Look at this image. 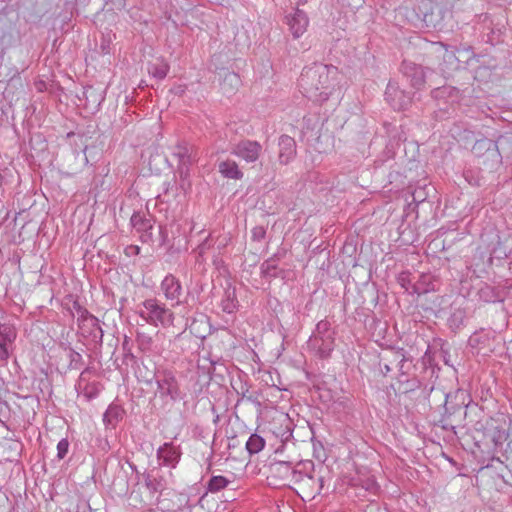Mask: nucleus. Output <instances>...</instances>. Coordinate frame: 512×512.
Segmentation results:
<instances>
[{"mask_svg": "<svg viewBox=\"0 0 512 512\" xmlns=\"http://www.w3.org/2000/svg\"><path fill=\"white\" fill-rule=\"evenodd\" d=\"M335 74L336 68L333 66L314 64L302 71L298 85L305 97L314 102L323 103L332 94Z\"/></svg>", "mask_w": 512, "mask_h": 512, "instance_id": "f257e3e1", "label": "nucleus"}, {"mask_svg": "<svg viewBox=\"0 0 512 512\" xmlns=\"http://www.w3.org/2000/svg\"><path fill=\"white\" fill-rule=\"evenodd\" d=\"M467 398L468 395L463 390L446 395L444 413L440 420L443 429L455 430L456 427L464 425L467 416Z\"/></svg>", "mask_w": 512, "mask_h": 512, "instance_id": "f03ea898", "label": "nucleus"}, {"mask_svg": "<svg viewBox=\"0 0 512 512\" xmlns=\"http://www.w3.org/2000/svg\"><path fill=\"white\" fill-rule=\"evenodd\" d=\"M335 333L331 324L327 320H321L317 323L315 330L308 340V346L314 350L321 358L330 356L335 345Z\"/></svg>", "mask_w": 512, "mask_h": 512, "instance_id": "7ed1b4c3", "label": "nucleus"}, {"mask_svg": "<svg viewBox=\"0 0 512 512\" xmlns=\"http://www.w3.org/2000/svg\"><path fill=\"white\" fill-rule=\"evenodd\" d=\"M142 306L144 309L139 311V316L146 323L153 326H170L173 324L174 313L157 299H146Z\"/></svg>", "mask_w": 512, "mask_h": 512, "instance_id": "20e7f679", "label": "nucleus"}, {"mask_svg": "<svg viewBox=\"0 0 512 512\" xmlns=\"http://www.w3.org/2000/svg\"><path fill=\"white\" fill-rule=\"evenodd\" d=\"M300 472V470L292 467L289 462L279 461L270 465V477L283 486L295 484L296 479L300 477Z\"/></svg>", "mask_w": 512, "mask_h": 512, "instance_id": "39448f33", "label": "nucleus"}, {"mask_svg": "<svg viewBox=\"0 0 512 512\" xmlns=\"http://www.w3.org/2000/svg\"><path fill=\"white\" fill-rule=\"evenodd\" d=\"M262 153V145L255 140L244 139L236 143L231 154L245 161L246 163L256 162Z\"/></svg>", "mask_w": 512, "mask_h": 512, "instance_id": "423d86ee", "label": "nucleus"}, {"mask_svg": "<svg viewBox=\"0 0 512 512\" xmlns=\"http://www.w3.org/2000/svg\"><path fill=\"white\" fill-rule=\"evenodd\" d=\"M130 222L137 233L140 234V239L143 243L152 241V229L155 220L151 215L136 212L131 216Z\"/></svg>", "mask_w": 512, "mask_h": 512, "instance_id": "0eeeda50", "label": "nucleus"}, {"mask_svg": "<svg viewBox=\"0 0 512 512\" xmlns=\"http://www.w3.org/2000/svg\"><path fill=\"white\" fill-rule=\"evenodd\" d=\"M385 97L390 106L395 110H404L411 104V97L401 90L396 84L389 83L385 91Z\"/></svg>", "mask_w": 512, "mask_h": 512, "instance_id": "6e6552de", "label": "nucleus"}, {"mask_svg": "<svg viewBox=\"0 0 512 512\" xmlns=\"http://www.w3.org/2000/svg\"><path fill=\"white\" fill-rule=\"evenodd\" d=\"M297 155V145L294 138L281 135L278 139V161L281 165H288Z\"/></svg>", "mask_w": 512, "mask_h": 512, "instance_id": "1a4fd4ad", "label": "nucleus"}, {"mask_svg": "<svg viewBox=\"0 0 512 512\" xmlns=\"http://www.w3.org/2000/svg\"><path fill=\"white\" fill-rule=\"evenodd\" d=\"M401 70L407 79H409L411 86L415 89H422L425 84L426 74L422 66L413 62L403 61Z\"/></svg>", "mask_w": 512, "mask_h": 512, "instance_id": "9d476101", "label": "nucleus"}, {"mask_svg": "<svg viewBox=\"0 0 512 512\" xmlns=\"http://www.w3.org/2000/svg\"><path fill=\"white\" fill-rule=\"evenodd\" d=\"M91 370L86 368L83 370L79 376V379L76 383V390L79 394H82L87 400H91L98 396L101 385L99 382L89 380V374Z\"/></svg>", "mask_w": 512, "mask_h": 512, "instance_id": "9b49d317", "label": "nucleus"}, {"mask_svg": "<svg viewBox=\"0 0 512 512\" xmlns=\"http://www.w3.org/2000/svg\"><path fill=\"white\" fill-rule=\"evenodd\" d=\"M160 288L167 300L176 301V304H180L179 298L182 294V286L174 275H166L161 282Z\"/></svg>", "mask_w": 512, "mask_h": 512, "instance_id": "f8f14e48", "label": "nucleus"}, {"mask_svg": "<svg viewBox=\"0 0 512 512\" xmlns=\"http://www.w3.org/2000/svg\"><path fill=\"white\" fill-rule=\"evenodd\" d=\"M160 396H169L172 400L179 398L180 391L176 378L171 373H164L157 379Z\"/></svg>", "mask_w": 512, "mask_h": 512, "instance_id": "ddd939ff", "label": "nucleus"}, {"mask_svg": "<svg viewBox=\"0 0 512 512\" xmlns=\"http://www.w3.org/2000/svg\"><path fill=\"white\" fill-rule=\"evenodd\" d=\"M181 457V450L173 443H164L157 450V458L163 465L174 468L179 462Z\"/></svg>", "mask_w": 512, "mask_h": 512, "instance_id": "4468645a", "label": "nucleus"}, {"mask_svg": "<svg viewBox=\"0 0 512 512\" xmlns=\"http://www.w3.org/2000/svg\"><path fill=\"white\" fill-rule=\"evenodd\" d=\"M287 24L294 38H299L306 31L309 25V19L303 10L297 8L292 15L287 16Z\"/></svg>", "mask_w": 512, "mask_h": 512, "instance_id": "2eb2a0df", "label": "nucleus"}, {"mask_svg": "<svg viewBox=\"0 0 512 512\" xmlns=\"http://www.w3.org/2000/svg\"><path fill=\"white\" fill-rule=\"evenodd\" d=\"M323 479L321 477L315 478L312 475L300 472V477L296 479L295 484L299 485V488L307 496H315L320 493L322 489Z\"/></svg>", "mask_w": 512, "mask_h": 512, "instance_id": "dca6fc26", "label": "nucleus"}, {"mask_svg": "<svg viewBox=\"0 0 512 512\" xmlns=\"http://www.w3.org/2000/svg\"><path fill=\"white\" fill-rule=\"evenodd\" d=\"M431 96L438 102V106L443 104L453 105L460 99V92L452 86H442L431 91Z\"/></svg>", "mask_w": 512, "mask_h": 512, "instance_id": "f3484780", "label": "nucleus"}, {"mask_svg": "<svg viewBox=\"0 0 512 512\" xmlns=\"http://www.w3.org/2000/svg\"><path fill=\"white\" fill-rule=\"evenodd\" d=\"M16 336L17 332L13 325L0 324V359H8V347L15 341Z\"/></svg>", "mask_w": 512, "mask_h": 512, "instance_id": "a211bd4d", "label": "nucleus"}, {"mask_svg": "<svg viewBox=\"0 0 512 512\" xmlns=\"http://www.w3.org/2000/svg\"><path fill=\"white\" fill-rule=\"evenodd\" d=\"M173 156L178 159V167L183 174L187 173L192 164V147L185 142L178 143L173 148Z\"/></svg>", "mask_w": 512, "mask_h": 512, "instance_id": "6ab92c4d", "label": "nucleus"}, {"mask_svg": "<svg viewBox=\"0 0 512 512\" xmlns=\"http://www.w3.org/2000/svg\"><path fill=\"white\" fill-rule=\"evenodd\" d=\"M472 152L478 157L484 156L485 154H488V156L492 158L499 157L496 142L488 138L477 140L472 147Z\"/></svg>", "mask_w": 512, "mask_h": 512, "instance_id": "aec40b11", "label": "nucleus"}, {"mask_svg": "<svg viewBox=\"0 0 512 512\" xmlns=\"http://www.w3.org/2000/svg\"><path fill=\"white\" fill-rule=\"evenodd\" d=\"M143 479L146 488L153 494L162 492L166 487L165 479L160 475L159 471L156 469L144 473Z\"/></svg>", "mask_w": 512, "mask_h": 512, "instance_id": "412c9836", "label": "nucleus"}, {"mask_svg": "<svg viewBox=\"0 0 512 512\" xmlns=\"http://www.w3.org/2000/svg\"><path fill=\"white\" fill-rule=\"evenodd\" d=\"M219 172L223 177L240 180L243 178V172L239 169L238 164L233 160H225L218 165Z\"/></svg>", "mask_w": 512, "mask_h": 512, "instance_id": "4be33fe9", "label": "nucleus"}, {"mask_svg": "<svg viewBox=\"0 0 512 512\" xmlns=\"http://www.w3.org/2000/svg\"><path fill=\"white\" fill-rule=\"evenodd\" d=\"M220 306L224 312L229 314L234 313L238 309L239 304L235 287L229 286L225 289Z\"/></svg>", "mask_w": 512, "mask_h": 512, "instance_id": "5701e85b", "label": "nucleus"}, {"mask_svg": "<svg viewBox=\"0 0 512 512\" xmlns=\"http://www.w3.org/2000/svg\"><path fill=\"white\" fill-rule=\"evenodd\" d=\"M169 64L163 59H157L148 65V73L157 80H163L169 72Z\"/></svg>", "mask_w": 512, "mask_h": 512, "instance_id": "b1692460", "label": "nucleus"}, {"mask_svg": "<svg viewBox=\"0 0 512 512\" xmlns=\"http://www.w3.org/2000/svg\"><path fill=\"white\" fill-rule=\"evenodd\" d=\"M124 415V410L117 404H110L103 415V421L106 425L115 426Z\"/></svg>", "mask_w": 512, "mask_h": 512, "instance_id": "393cba45", "label": "nucleus"}, {"mask_svg": "<svg viewBox=\"0 0 512 512\" xmlns=\"http://www.w3.org/2000/svg\"><path fill=\"white\" fill-rule=\"evenodd\" d=\"M278 261L279 257L277 254H274L272 257L265 260L261 265L262 276L265 278L277 277Z\"/></svg>", "mask_w": 512, "mask_h": 512, "instance_id": "a878e982", "label": "nucleus"}, {"mask_svg": "<svg viewBox=\"0 0 512 512\" xmlns=\"http://www.w3.org/2000/svg\"><path fill=\"white\" fill-rule=\"evenodd\" d=\"M240 85V77L234 72H227L221 84L224 93H233Z\"/></svg>", "mask_w": 512, "mask_h": 512, "instance_id": "bb28decb", "label": "nucleus"}, {"mask_svg": "<svg viewBox=\"0 0 512 512\" xmlns=\"http://www.w3.org/2000/svg\"><path fill=\"white\" fill-rule=\"evenodd\" d=\"M265 446V440L260 435L254 433L251 434L249 439L246 442V449L249 454H257L259 453Z\"/></svg>", "mask_w": 512, "mask_h": 512, "instance_id": "cd10ccee", "label": "nucleus"}, {"mask_svg": "<svg viewBox=\"0 0 512 512\" xmlns=\"http://www.w3.org/2000/svg\"><path fill=\"white\" fill-rule=\"evenodd\" d=\"M230 483L231 480L224 476L217 475L210 478L207 487L211 493H216L226 488Z\"/></svg>", "mask_w": 512, "mask_h": 512, "instance_id": "c85d7f7f", "label": "nucleus"}, {"mask_svg": "<svg viewBox=\"0 0 512 512\" xmlns=\"http://www.w3.org/2000/svg\"><path fill=\"white\" fill-rule=\"evenodd\" d=\"M77 306V313L79 320L87 321L90 323L91 326L96 327L99 329L101 336L103 335V331L99 325V320L94 315L90 314L89 311L83 307H81L78 304H75V307Z\"/></svg>", "mask_w": 512, "mask_h": 512, "instance_id": "c756f323", "label": "nucleus"}, {"mask_svg": "<svg viewBox=\"0 0 512 512\" xmlns=\"http://www.w3.org/2000/svg\"><path fill=\"white\" fill-rule=\"evenodd\" d=\"M213 246L211 234H209L194 250V252L197 254L196 261L202 262L204 254L207 250H209Z\"/></svg>", "mask_w": 512, "mask_h": 512, "instance_id": "7c9ffc66", "label": "nucleus"}, {"mask_svg": "<svg viewBox=\"0 0 512 512\" xmlns=\"http://www.w3.org/2000/svg\"><path fill=\"white\" fill-rule=\"evenodd\" d=\"M69 358H70V368L72 369H78L79 365L82 362V355L73 349H70L69 351Z\"/></svg>", "mask_w": 512, "mask_h": 512, "instance_id": "2f4dec72", "label": "nucleus"}, {"mask_svg": "<svg viewBox=\"0 0 512 512\" xmlns=\"http://www.w3.org/2000/svg\"><path fill=\"white\" fill-rule=\"evenodd\" d=\"M69 442L67 439H61L57 444V457L58 459H64L68 453Z\"/></svg>", "mask_w": 512, "mask_h": 512, "instance_id": "473e14b6", "label": "nucleus"}, {"mask_svg": "<svg viewBox=\"0 0 512 512\" xmlns=\"http://www.w3.org/2000/svg\"><path fill=\"white\" fill-rule=\"evenodd\" d=\"M83 94L87 100L89 98H92V101L95 105H99L103 100L102 96L100 94H97L92 87L85 89Z\"/></svg>", "mask_w": 512, "mask_h": 512, "instance_id": "72a5a7b5", "label": "nucleus"}, {"mask_svg": "<svg viewBox=\"0 0 512 512\" xmlns=\"http://www.w3.org/2000/svg\"><path fill=\"white\" fill-rule=\"evenodd\" d=\"M251 238L253 241L260 242L266 236V230L263 226H256L251 231Z\"/></svg>", "mask_w": 512, "mask_h": 512, "instance_id": "f704fd0d", "label": "nucleus"}, {"mask_svg": "<svg viewBox=\"0 0 512 512\" xmlns=\"http://www.w3.org/2000/svg\"><path fill=\"white\" fill-rule=\"evenodd\" d=\"M363 488H365L366 491H369V492H372V493H376L377 490H378V485H377L375 479L367 478L363 482Z\"/></svg>", "mask_w": 512, "mask_h": 512, "instance_id": "c9c22d12", "label": "nucleus"}, {"mask_svg": "<svg viewBox=\"0 0 512 512\" xmlns=\"http://www.w3.org/2000/svg\"><path fill=\"white\" fill-rule=\"evenodd\" d=\"M394 360L393 362H397L398 366H399V371L404 374L403 372V368H404V365H405V362H406V359H405V356L404 354L401 352V351H397L395 352L394 354Z\"/></svg>", "mask_w": 512, "mask_h": 512, "instance_id": "e433bc0d", "label": "nucleus"}, {"mask_svg": "<svg viewBox=\"0 0 512 512\" xmlns=\"http://www.w3.org/2000/svg\"><path fill=\"white\" fill-rule=\"evenodd\" d=\"M139 347L143 350L149 349L150 345L152 343L151 337L145 336V335H139L137 338Z\"/></svg>", "mask_w": 512, "mask_h": 512, "instance_id": "4c0bfd02", "label": "nucleus"}, {"mask_svg": "<svg viewBox=\"0 0 512 512\" xmlns=\"http://www.w3.org/2000/svg\"><path fill=\"white\" fill-rule=\"evenodd\" d=\"M392 362L393 361H390L389 363H384V364L380 363V372L382 373L383 376L388 375L392 371V368L390 366V364Z\"/></svg>", "mask_w": 512, "mask_h": 512, "instance_id": "58836bf2", "label": "nucleus"}, {"mask_svg": "<svg viewBox=\"0 0 512 512\" xmlns=\"http://www.w3.org/2000/svg\"><path fill=\"white\" fill-rule=\"evenodd\" d=\"M463 321V312L462 311H457L455 312L452 317H451V322L455 323H462Z\"/></svg>", "mask_w": 512, "mask_h": 512, "instance_id": "ea45409f", "label": "nucleus"}, {"mask_svg": "<svg viewBox=\"0 0 512 512\" xmlns=\"http://www.w3.org/2000/svg\"><path fill=\"white\" fill-rule=\"evenodd\" d=\"M424 196L421 191H416L413 193V200L416 202H422L424 200Z\"/></svg>", "mask_w": 512, "mask_h": 512, "instance_id": "a19ab883", "label": "nucleus"}, {"mask_svg": "<svg viewBox=\"0 0 512 512\" xmlns=\"http://www.w3.org/2000/svg\"><path fill=\"white\" fill-rule=\"evenodd\" d=\"M444 59L451 62L452 59H455V54L453 52L446 51V53L444 55Z\"/></svg>", "mask_w": 512, "mask_h": 512, "instance_id": "79ce46f5", "label": "nucleus"}, {"mask_svg": "<svg viewBox=\"0 0 512 512\" xmlns=\"http://www.w3.org/2000/svg\"><path fill=\"white\" fill-rule=\"evenodd\" d=\"M159 229H160V234H161V236L163 237V240H164L166 235H165V233H164V231H163L161 226L159 227Z\"/></svg>", "mask_w": 512, "mask_h": 512, "instance_id": "37998d69", "label": "nucleus"}, {"mask_svg": "<svg viewBox=\"0 0 512 512\" xmlns=\"http://www.w3.org/2000/svg\"><path fill=\"white\" fill-rule=\"evenodd\" d=\"M306 3H307V0H299V1H298V4H299V5H304V4H306Z\"/></svg>", "mask_w": 512, "mask_h": 512, "instance_id": "c03bdc74", "label": "nucleus"}, {"mask_svg": "<svg viewBox=\"0 0 512 512\" xmlns=\"http://www.w3.org/2000/svg\"><path fill=\"white\" fill-rule=\"evenodd\" d=\"M131 249L135 250V253H139V248L138 247H131Z\"/></svg>", "mask_w": 512, "mask_h": 512, "instance_id": "a18cd8bd", "label": "nucleus"}, {"mask_svg": "<svg viewBox=\"0 0 512 512\" xmlns=\"http://www.w3.org/2000/svg\"><path fill=\"white\" fill-rule=\"evenodd\" d=\"M404 283H406V280H405V279L401 282L402 286H405V284H404Z\"/></svg>", "mask_w": 512, "mask_h": 512, "instance_id": "49530a36", "label": "nucleus"}]
</instances>
